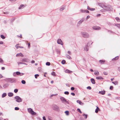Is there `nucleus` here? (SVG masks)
Returning a JSON list of instances; mask_svg holds the SVG:
<instances>
[{
	"label": "nucleus",
	"instance_id": "nucleus-1",
	"mask_svg": "<svg viewBox=\"0 0 120 120\" xmlns=\"http://www.w3.org/2000/svg\"><path fill=\"white\" fill-rule=\"evenodd\" d=\"M102 8L106 11H112L113 10V8L110 5H103Z\"/></svg>",
	"mask_w": 120,
	"mask_h": 120
},
{
	"label": "nucleus",
	"instance_id": "nucleus-2",
	"mask_svg": "<svg viewBox=\"0 0 120 120\" xmlns=\"http://www.w3.org/2000/svg\"><path fill=\"white\" fill-rule=\"evenodd\" d=\"M6 80L8 82L11 83L15 82L17 80L15 78H8L6 79Z\"/></svg>",
	"mask_w": 120,
	"mask_h": 120
},
{
	"label": "nucleus",
	"instance_id": "nucleus-3",
	"mask_svg": "<svg viewBox=\"0 0 120 120\" xmlns=\"http://www.w3.org/2000/svg\"><path fill=\"white\" fill-rule=\"evenodd\" d=\"M81 34L82 36L84 38H87L89 37V35L86 32H81Z\"/></svg>",
	"mask_w": 120,
	"mask_h": 120
},
{
	"label": "nucleus",
	"instance_id": "nucleus-4",
	"mask_svg": "<svg viewBox=\"0 0 120 120\" xmlns=\"http://www.w3.org/2000/svg\"><path fill=\"white\" fill-rule=\"evenodd\" d=\"M60 99L62 103H66L67 104H69V102L67 101V100L64 97H60Z\"/></svg>",
	"mask_w": 120,
	"mask_h": 120
},
{
	"label": "nucleus",
	"instance_id": "nucleus-5",
	"mask_svg": "<svg viewBox=\"0 0 120 120\" xmlns=\"http://www.w3.org/2000/svg\"><path fill=\"white\" fill-rule=\"evenodd\" d=\"M52 109L54 110L59 111L60 110L59 107L56 105L54 104L52 105Z\"/></svg>",
	"mask_w": 120,
	"mask_h": 120
},
{
	"label": "nucleus",
	"instance_id": "nucleus-6",
	"mask_svg": "<svg viewBox=\"0 0 120 120\" xmlns=\"http://www.w3.org/2000/svg\"><path fill=\"white\" fill-rule=\"evenodd\" d=\"M16 99V101L18 102H20L22 101V99L19 96H16L14 97Z\"/></svg>",
	"mask_w": 120,
	"mask_h": 120
},
{
	"label": "nucleus",
	"instance_id": "nucleus-7",
	"mask_svg": "<svg viewBox=\"0 0 120 120\" xmlns=\"http://www.w3.org/2000/svg\"><path fill=\"white\" fill-rule=\"evenodd\" d=\"M85 19L84 18H82L78 22L77 26L78 27L82 23V22L85 20Z\"/></svg>",
	"mask_w": 120,
	"mask_h": 120
},
{
	"label": "nucleus",
	"instance_id": "nucleus-8",
	"mask_svg": "<svg viewBox=\"0 0 120 120\" xmlns=\"http://www.w3.org/2000/svg\"><path fill=\"white\" fill-rule=\"evenodd\" d=\"M57 42L58 44H60L62 45H63V43L62 41L60 39H58Z\"/></svg>",
	"mask_w": 120,
	"mask_h": 120
},
{
	"label": "nucleus",
	"instance_id": "nucleus-9",
	"mask_svg": "<svg viewBox=\"0 0 120 120\" xmlns=\"http://www.w3.org/2000/svg\"><path fill=\"white\" fill-rule=\"evenodd\" d=\"M92 28L94 30H98L101 29V28L98 26H94Z\"/></svg>",
	"mask_w": 120,
	"mask_h": 120
},
{
	"label": "nucleus",
	"instance_id": "nucleus-10",
	"mask_svg": "<svg viewBox=\"0 0 120 120\" xmlns=\"http://www.w3.org/2000/svg\"><path fill=\"white\" fill-rule=\"evenodd\" d=\"M89 45V43L87 44V45H86L84 47V50L86 51H88L89 50L88 46Z\"/></svg>",
	"mask_w": 120,
	"mask_h": 120
},
{
	"label": "nucleus",
	"instance_id": "nucleus-11",
	"mask_svg": "<svg viewBox=\"0 0 120 120\" xmlns=\"http://www.w3.org/2000/svg\"><path fill=\"white\" fill-rule=\"evenodd\" d=\"M76 102L77 103H78L79 104V105H84V104L82 102L80 101L79 100H77L76 101Z\"/></svg>",
	"mask_w": 120,
	"mask_h": 120
},
{
	"label": "nucleus",
	"instance_id": "nucleus-12",
	"mask_svg": "<svg viewBox=\"0 0 120 120\" xmlns=\"http://www.w3.org/2000/svg\"><path fill=\"white\" fill-rule=\"evenodd\" d=\"M9 84L8 83H6L4 84L3 86V87H4V88H5L9 86Z\"/></svg>",
	"mask_w": 120,
	"mask_h": 120
},
{
	"label": "nucleus",
	"instance_id": "nucleus-13",
	"mask_svg": "<svg viewBox=\"0 0 120 120\" xmlns=\"http://www.w3.org/2000/svg\"><path fill=\"white\" fill-rule=\"evenodd\" d=\"M90 81L93 84H95V80L93 78H91L90 79Z\"/></svg>",
	"mask_w": 120,
	"mask_h": 120
},
{
	"label": "nucleus",
	"instance_id": "nucleus-14",
	"mask_svg": "<svg viewBox=\"0 0 120 120\" xmlns=\"http://www.w3.org/2000/svg\"><path fill=\"white\" fill-rule=\"evenodd\" d=\"M16 56H20L21 57H23L24 56L21 53H18L16 54Z\"/></svg>",
	"mask_w": 120,
	"mask_h": 120
},
{
	"label": "nucleus",
	"instance_id": "nucleus-15",
	"mask_svg": "<svg viewBox=\"0 0 120 120\" xmlns=\"http://www.w3.org/2000/svg\"><path fill=\"white\" fill-rule=\"evenodd\" d=\"M105 91H100L99 92V93L100 94H101L102 95H104L105 94Z\"/></svg>",
	"mask_w": 120,
	"mask_h": 120
},
{
	"label": "nucleus",
	"instance_id": "nucleus-16",
	"mask_svg": "<svg viewBox=\"0 0 120 120\" xmlns=\"http://www.w3.org/2000/svg\"><path fill=\"white\" fill-rule=\"evenodd\" d=\"M13 94L12 93L9 92L8 94V96L10 97H11L13 95Z\"/></svg>",
	"mask_w": 120,
	"mask_h": 120
},
{
	"label": "nucleus",
	"instance_id": "nucleus-17",
	"mask_svg": "<svg viewBox=\"0 0 120 120\" xmlns=\"http://www.w3.org/2000/svg\"><path fill=\"white\" fill-rule=\"evenodd\" d=\"M22 62H28L29 60L27 59H23L22 60Z\"/></svg>",
	"mask_w": 120,
	"mask_h": 120
},
{
	"label": "nucleus",
	"instance_id": "nucleus-18",
	"mask_svg": "<svg viewBox=\"0 0 120 120\" xmlns=\"http://www.w3.org/2000/svg\"><path fill=\"white\" fill-rule=\"evenodd\" d=\"M96 79H103V78L101 76H98L96 77Z\"/></svg>",
	"mask_w": 120,
	"mask_h": 120
},
{
	"label": "nucleus",
	"instance_id": "nucleus-19",
	"mask_svg": "<svg viewBox=\"0 0 120 120\" xmlns=\"http://www.w3.org/2000/svg\"><path fill=\"white\" fill-rule=\"evenodd\" d=\"M65 72L66 73H71L72 72V71H70L68 70L67 69L65 71Z\"/></svg>",
	"mask_w": 120,
	"mask_h": 120
},
{
	"label": "nucleus",
	"instance_id": "nucleus-20",
	"mask_svg": "<svg viewBox=\"0 0 120 120\" xmlns=\"http://www.w3.org/2000/svg\"><path fill=\"white\" fill-rule=\"evenodd\" d=\"M99 72L98 71H96L94 73V74L96 76L99 75Z\"/></svg>",
	"mask_w": 120,
	"mask_h": 120
},
{
	"label": "nucleus",
	"instance_id": "nucleus-21",
	"mask_svg": "<svg viewBox=\"0 0 120 120\" xmlns=\"http://www.w3.org/2000/svg\"><path fill=\"white\" fill-rule=\"evenodd\" d=\"M99 62L101 64H103V63L105 62V60H99Z\"/></svg>",
	"mask_w": 120,
	"mask_h": 120
},
{
	"label": "nucleus",
	"instance_id": "nucleus-22",
	"mask_svg": "<svg viewBox=\"0 0 120 120\" xmlns=\"http://www.w3.org/2000/svg\"><path fill=\"white\" fill-rule=\"evenodd\" d=\"M65 56L67 58L70 59H72L71 58V56H70L68 54H66Z\"/></svg>",
	"mask_w": 120,
	"mask_h": 120
},
{
	"label": "nucleus",
	"instance_id": "nucleus-23",
	"mask_svg": "<svg viewBox=\"0 0 120 120\" xmlns=\"http://www.w3.org/2000/svg\"><path fill=\"white\" fill-rule=\"evenodd\" d=\"M28 112L30 113L33 111L32 109L31 108H29L28 109Z\"/></svg>",
	"mask_w": 120,
	"mask_h": 120
},
{
	"label": "nucleus",
	"instance_id": "nucleus-24",
	"mask_svg": "<svg viewBox=\"0 0 120 120\" xmlns=\"http://www.w3.org/2000/svg\"><path fill=\"white\" fill-rule=\"evenodd\" d=\"M24 5L23 4L21 5L19 8V9H22L23 8V7H24Z\"/></svg>",
	"mask_w": 120,
	"mask_h": 120
},
{
	"label": "nucleus",
	"instance_id": "nucleus-25",
	"mask_svg": "<svg viewBox=\"0 0 120 120\" xmlns=\"http://www.w3.org/2000/svg\"><path fill=\"white\" fill-rule=\"evenodd\" d=\"M99 109L98 107H97V108L95 110V112L96 113H97L98 112V110H99Z\"/></svg>",
	"mask_w": 120,
	"mask_h": 120
},
{
	"label": "nucleus",
	"instance_id": "nucleus-26",
	"mask_svg": "<svg viewBox=\"0 0 120 120\" xmlns=\"http://www.w3.org/2000/svg\"><path fill=\"white\" fill-rule=\"evenodd\" d=\"M30 114H31L32 115H35L36 114V112H34L33 110Z\"/></svg>",
	"mask_w": 120,
	"mask_h": 120
},
{
	"label": "nucleus",
	"instance_id": "nucleus-27",
	"mask_svg": "<svg viewBox=\"0 0 120 120\" xmlns=\"http://www.w3.org/2000/svg\"><path fill=\"white\" fill-rule=\"evenodd\" d=\"M119 58V56H117L115 57V58L112 59V61H114V60H117Z\"/></svg>",
	"mask_w": 120,
	"mask_h": 120
},
{
	"label": "nucleus",
	"instance_id": "nucleus-28",
	"mask_svg": "<svg viewBox=\"0 0 120 120\" xmlns=\"http://www.w3.org/2000/svg\"><path fill=\"white\" fill-rule=\"evenodd\" d=\"M112 83L114 84L115 85H117L118 84V82L117 81L112 82Z\"/></svg>",
	"mask_w": 120,
	"mask_h": 120
},
{
	"label": "nucleus",
	"instance_id": "nucleus-29",
	"mask_svg": "<svg viewBox=\"0 0 120 120\" xmlns=\"http://www.w3.org/2000/svg\"><path fill=\"white\" fill-rule=\"evenodd\" d=\"M7 95V94L6 93H4L2 95V97L4 98Z\"/></svg>",
	"mask_w": 120,
	"mask_h": 120
},
{
	"label": "nucleus",
	"instance_id": "nucleus-30",
	"mask_svg": "<svg viewBox=\"0 0 120 120\" xmlns=\"http://www.w3.org/2000/svg\"><path fill=\"white\" fill-rule=\"evenodd\" d=\"M51 75L54 76H56V75L55 74V72L54 71H52L51 73Z\"/></svg>",
	"mask_w": 120,
	"mask_h": 120
},
{
	"label": "nucleus",
	"instance_id": "nucleus-31",
	"mask_svg": "<svg viewBox=\"0 0 120 120\" xmlns=\"http://www.w3.org/2000/svg\"><path fill=\"white\" fill-rule=\"evenodd\" d=\"M65 8L64 7L62 6L60 9V11H63Z\"/></svg>",
	"mask_w": 120,
	"mask_h": 120
},
{
	"label": "nucleus",
	"instance_id": "nucleus-32",
	"mask_svg": "<svg viewBox=\"0 0 120 120\" xmlns=\"http://www.w3.org/2000/svg\"><path fill=\"white\" fill-rule=\"evenodd\" d=\"M98 5L99 6L101 7L102 8L103 7V6L104 5L102 4L101 3H99L98 4Z\"/></svg>",
	"mask_w": 120,
	"mask_h": 120
},
{
	"label": "nucleus",
	"instance_id": "nucleus-33",
	"mask_svg": "<svg viewBox=\"0 0 120 120\" xmlns=\"http://www.w3.org/2000/svg\"><path fill=\"white\" fill-rule=\"evenodd\" d=\"M1 38L3 39H4L5 38V37L3 35H0Z\"/></svg>",
	"mask_w": 120,
	"mask_h": 120
},
{
	"label": "nucleus",
	"instance_id": "nucleus-34",
	"mask_svg": "<svg viewBox=\"0 0 120 120\" xmlns=\"http://www.w3.org/2000/svg\"><path fill=\"white\" fill-rule=\"evenodd\" d=\"M66 63V61L65 60H62V61H61V63L63 64H65Z\"/></svg>",
	"mask_w": 120,
	"mask_h": 120
},
{
	"label": "nucleus",
	"instance_id": "nucleus-35",
	"mask_svg": "<svg viewBox=\"0 0 120 120\" xmlns=\"http://www.w3.org/2000/svg\"><path fill=\"white\" fill-rule=\"evenodd\" d=\"M65 113L67 115H68L69 114V112L68 111H66L65 112Z\"/></svg>",
	"mask_w": 120,
	"mask_h": 120
},
{
	"label": "nucleus",
	"instance_id": "nucleus-36",
	"mask_svg": "<svg viewBox=\"0 0 120 120\" xmlns=\"http://www.w3.org/2000/svg\"><path fill=\"white\" fill-rule=\"evenodd\" d=\"M46 64L47 66H49L50 65V63L49 62H47L46 63Z\"/></svg>",
	"mask_w": 120,
	"mask_h": 120
},
{
	"label": "nucleus",
	"instance_id": "nucleus-37",
	"mask_svg": "<svg viewBox=\"0 0 120 120\" xmlns=\"http://www.w3.org/2000/svg\"><path fill=\"white\" fill-rule=\"evenodd\" d=\"M21 83L23 84H25L26 83V82L25 80H22L21 81Z\"/></svg>",
	"mask_w": 120,
	"mask_h": 120
},
{
	"label": "nucleus",
	"instance_id": "nucleus-38",
	"mask_svg": "<svg viewBox=\"0 0 120 120\" xmlns=\"http://www.w3.org/2000/svg\"><path fill=\"white\" fill-rule=\"evenodd\" d=\"M16 74L18 75H20L21 73L19 71H17L16 72Z\"/></svg>",
	"mask_w": 120,
	"mask_h": 120
},
{
	"label": "nucleus",
	"instance_id": "nucleus-39",
	"mask_svg": "<svg viewBox=\"0 0 120 120\" xmlns=\"http://www.w3.org/2000/svg\"><path fill=\"white\" fill-rule=\"evenodd\" d=\"M83 116H85L84 117V118L85 119H86L87 118V114H84L83 115Z\"/></svg>",
	"mask_w": 120,
	"mask_h": 120
},
{
	"label": "nucleus",
	"instance_id": "nucleus-40",
	"mask_svg": "<svg viewBox=\"0 0 120 120\" xmlns=\"http://www.w3.org/2000/svg\"><path fill=\"white\" fill-rule=\"evenodd\" d=\"M77 111L79 112L80 113H82V112H81V111L78 108L77 109Z\"/></svg>",
	"mask_w": 120,
	"mask_h": 120
},
{
	"label": "nucleus",
	"instance_id": "nucleus-41",
	"mask_svg": "<svg viewBox=\"0 0 120 120\" xmlns=\"http://www.w3.org/2000/svg\"><path fill=\"white\" fill-rule=\"evenodd\" d=\"M64 94H65L68 95L69 94V93L68 91H66L64 92Z\"/></svg>",
	"mask_w": 120,
	"mask_h": 120
},
{
	"label": "nucleus",
	"instance_id": "nucleus-42",
	"mask_svg": "<svg viewBox=\"0 0 120 120\" xmlns=\"http://www.w3.org/2000/svg\"><path fill=\"white\" fill-rule=\"evenodd\" d=\"M39 76V75L38 74H36L34 76L35 78L36 79H37V77L38 76Z\"/></svg>",
	"mask_w": 120,
	"mask_h": 120
},
{
	"label": "nucleus",
	"instance_id": "nucleus-43",
	"mask_svg": "<svg viewBox=\"0 0 120 120\" xmlns=\"http://www.w3.org/2000/svg\"><path fill=\"white\" fill-rule=\"evenodd\" d=\"M80 11L82 13L85 12V10H83L82 9H80Z\"/></svg>",
	"mask_w": 120,
	"mask_h": 120
},
{
	"label": "nucleus",
	"instance_id": "nucleus-44",
	"mask_svg": "<svg viewBox=\"0 0 120 120\" xmlns=\"http://www.w3.org/2000/svg\"><path fill=\"white\" fill-rule=\"evenodd\" d=\"M18 89H15L14 90V92L15 93H17L18 92Z\"/></svg>",
	"mask_w": 120,
	"mask_h": 120
},
{
	"label": "nucleus",
	"instance_id": "nucleus-45",
	"mask_svg": "<svg viewBox=\"0 0 120 120\" xmlns=\"http://www.w3.org/2000/svg\"><path fill=\"white\" fill-rule=\"evenodd\" d=\"M15 109L16 110H18L19 109V107H16L15 108Z\"/></svg>",
	"mask_w": 120,
	"mask_h": 120
},
{
	"label": "nucleus",
	"instance_id": "nucleus-46",
	"mask_svg": "<svg viewBox=\"0 0 120 120\" xmlns=\"http://www.w3.org/2000/svg\"><path fill=\"white\" fill-rule=\"evenodd\" d=\"M41 67H39L38 68V70L40 72L41 71Z\"/></svg>",
	"mask_w": 120,
	"mask_h": 120
},
{
	"label": "nucleus",
	"instance_id": "nucleus-47",
	"mask_svg": "<svg viewBox=\"0 0 120 120\" xmlns=\"http://www.w3.org/2000/svg\"><path fill=\"white\" fill-rule=\"evenodd\" d=\"M115 25H116V26H117L118 27L120 28V24H116Z\"/></svg>",
	"mask_w": 120,
	"mask_h": 120
},
{
	"label": "nucleus",
	"instance_id": "nucleus-48",
	"mask_svg": "<svg viewBox=\"0 0 120 120\" xmlns=\"http://www.w3.org/2000/svg\"><path fill=\"white\" fill-rule=\"evenodd\" d=\"M111 90H112L113 89V86H110L109 88Z\"/></svg>",
	"mask_w": 120,
	"mask_h": 120
},
{
	"label": "nucleus",
	"instance_id": "nucleus-49",
	"mask_svg": "<svg viewBox=\"0 0 120 120\" xmlns=\"http://www.w3.org/2000/svg\"><path fill=\"white\" fill-rule=\"evenodd\" d=\"M87 89H89V90H90L91 89V87L90 86H88L87 87Z\"/></svg>",
	"mask_w": 120,
	"mask_h": 120
},
{
	"label": "nucleus",
	"instance_id": "nucleus-50",
	"mask_svg": "<svg viewBox=\"0 0 120 120\" xmlns=\"http://www.w3.org/2000/svg\"><path fill=\"white\" fill-rule=\"evenodd\" d=\"M28 47L29 49L30 47V43H28Z\"/></svg>",
	"mask_w": 120,
	"mask_h": 120
},
{
	"label": "nucleus",
	"instance_id": "nucleus-51",
	"mask_svg": "<svg viewBox=\"0 0 120 120\" xmlns=\"http://www.w3.org/2000/svg\"><path fill=\"white\" fill-rule=\"evenodd\" d=\"M105 10L104 9H101L100 10V11L102 12H105Z\"/></svg>",
	"mask_w": 120,
	"mask_h": 120
},
{
	"label": "nucleus",
	"instance_id": "nucleus-52",
	"mask_svg": "<svg viewBox=\"0 0 120 120\" xmlns=\"http://www.w3.org/2000/svg\"><path fill=\"white\" fill-rule=\"evenodd\" d=\"M23 62H18V65H19V64H23Z\"/></svg>",
	"mask_w": 120,
	"mask_h": 120
},
{
	"label": "nucleus",
	"instance_id": "nucleus-53",
	"mask_svg": "<svg viewBox=\"0 0 120 120\" xmlns=\"http://www.w3.org/2000/svg\"><path fill=\"white\" fill-rule=\"evenodd\" d=\"M68 53L70 55H71V53L70 51H68Z\"/></svg>",
	"mask_w": 120,
	"mask_h": 120
},
{
	"label": "nucleus",
	"instance_id": "nucleus-54",
	"mask_svg": "<svg viewBox=\"0 0 120 120\" xmlns=\"http://www.w3.org/2000/svg\"><path fill=\"white\" fill-rule=\"evenodd\" d=\"M116 19L117 21H118V20H120L119 18L118 17H116L115 18Z\"/></svg>",
	"mask_w": 120,
	"mask_h": 120
},
{
	"label": "nucleus",
	"instance_id": "nucleus-55",
	"mask_svg": "<svg viewBox=\"0 0 120 120\" xmlns=\"http://www.w3.org/2000/svg\"><path fill=\"white\" fill-rule=\"evenodd\" d=\"M91 9V8H90L89 6H88L87 7V9L88 10H90Z\"/></svg>",
	"mask_w": 120,
	"mask_h": 120
},
{
	"label": "nucleus",
	"instance_id": "nucleus-56",
	"mask_svg": "<svg viewBox=\"0 0 120 120\" xmlns=\"http://www.w3.org/2000/svg\"><path fill=\"white\" fill-rule=\"evenodd\" d=\"M15 20L14 19H12L11 20V22H12Z\"/></svg>",
	"mask_w": 120,
	"mask_h": 120
},
{
	"label": "nucleus",
	"instance_id": "nucleus-57",
	"mask_svg": "<svg viewBox=\"0 0 120 120\" xmlns=\"http://www.w3.org/2000/svg\"><path fill=\"white\" fill-rule=\"evenodd\" d=\"M3 13L4 14H8L9 13L8 12H3Z\"/></svg>",
	"mask_w": 120,
	"mask_h": 120
},
{
	"label": "nucleus",
	"instance_id": "nucleus-58",
	"mask_svg": "<svg viewBox=\"0 0 120 120\" xmlns=\"http://www.w3.org/2000/svg\"><path fill=\"white\" fill-rule=\"evenodd\" d=\"M71 94L73 96H74L75 95V94L74 93H71Z\"/></svg>",
	"mask_w": 120,
	"mask_h": 120
},
{
	"label": "nucleus",
	"instance_id": "nucleus-59",
	"mask_svg": "<svg viewBox=\"0 0 120 120\" xmlns=\"http://www.w3.org/2000/svg\"><path fill=\"white\" fill-rule=\"evenodd\" d=\"M103 74H104V75H107L108 74V73H107L105 72H103Z\"/></svg>",
	"mask_w": 120,
	"mask_h": 120
},
{
	"label": "nucleus",
	"instance_id": "nucleus-60",
	"mask_svg": "<svg viewBox=\"0 0 120 120\" xmlns=\"http://www.w3.org/2000/svg\"><path fill=\"white\" fill-rule=\"evenodd\" d=\"M13 76H16V72H14L13 74Z\"/></svg>",
	"mask_w": 120,
	"mask_h": 120
},
{
	"label": "nucleus",
	"instance_id": "nucleus-61",
	"mask_svg": "<svg viewBox=\"0 0 120 120\" xmlns=\"http://www.w3.org/2000/svg\"><path fill=\"white\" fill-rule=\"evenodd\" d=\"M71 90H74L75 89V88L73 87H72L71 88Z\"/></svg>",
	"mask_w": 120,
	"mask_h": 120
},
{
	"label": "nucleus",
	"instance_id": "nucleus-62",
	"mask_svg": "<svg viewBox=\"0 0 120 120\" xmlns=\"http://www.w3.org/2000/svg\"><path fill=\"white\" fill-rule=\"evenodd\" d=\"M95 10V9L94 8H91L90 11H93Z\"/></svg>",
	"mask_w": 120,
	"mask_h": 120
},
{
	"label": "nucleus",
	"instance_id": "nucleus-63",
	"mask_svg": "<svg viewBox=\"0 0 120 120\" xmlns=\"http://www.w3.org/2000/svg\"><path fill=\"white\" fill-rule=\"evenodd\" d=\"M3 61V60L1 58H0V63H2Z\"/></svg>",
	"mask_w": 120,
	"mask_h": 120
},
{
	"label": "nucleus",
	"instance_id": "nucleus-64",
	"mask_svg": "<svg viewBox=\"0 0 120 120\" xmlns=\"http://www.w3.org/2000/svg\"><path fill=\"white\" fill-rule=\"evenodd\" d=\"M43 120H46L45 117L44 116L43 117Z\"/></svg>",
	"mask_w": 120,
	"mask_h": 120
}]
</instances>
